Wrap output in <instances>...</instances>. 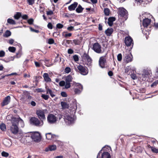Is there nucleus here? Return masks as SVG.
Masks as SVG:
<instances>
[{
    "label": "nucleus",
    "mask_w": 158,
    "mask_h": 158,
    "mask_svg": "<svg viewBox=\"0 0 158 158\" xmlns=\"http://www.w3.org/2000/svg\"><path fill=\"white\" fill-rule=\"evenodd\" d=\"M117 59L118 61H120L122 59V55L121 54L119 53L117 56Z\"/></svg>",
    "instance_id": "45"
},
{
    "label": "nucleus",
    "mask_w": 158,
    "mask_h": 158,
    "mask_svg": "<svg viewBox=\"0 0 158 158\" xmlns=\"http://www.w3.org/2000/svg\"><path fill=\"white\" fill-rule=\"evenodd\" d=\"M73 58L75 61H78L79 60L78 56L77 55H75L73 56Z\"/></svg>",
    "instance_id": "42"
},
{
    "label": "nucleus",
    "mask_w": 158,
    "mask_h": 158,
    "mask_svg": "<svg viewBox=\"0 0 158 158\" xmlns=\"http://www.w3.org/2000/svg\"><path fill=\"white\" fill-rule=\"evenodd\" d=\"M30 29L31 31H32L35 32L37 33L39 32V31L38 30H35V29H33L31 27H30Z\"/></svg>",
    "instance_id": "56"
},
{
    "label": "nucleus",
    "mask_w": 158,
    "mask_h": 158,
    "mask_svg": "<svg viewBox=\"0 0 158 158\" xmlns=\"http://www.w3.org/2000/svg\"><path fill=\"white\" fill-rule=\"evenodd\" d=\"M81 41L78 39H74L73 40L72 43L75 45H80L81 43Z\"/></svg>",
    "instance_id": "32"
},
{
    "label": "nucleus",
    "mask_w": 158,
    "mask_h": 158,
    "mask_svg": "<svg viewBox=\"0 0 158 158\" xmlns=\"http://www.w3.org/2000/svg\"><path fill=\"white\" fill-rule=\"evenodd\" d=\"M133 69L134 68H131V67L130 66H127L125 69V73H128L129 71L131 69L133 71V72L134 73V71L135 70Z\"/></svg>",
    "instance_id": "31"
},
{
    "label": "nucleus",
    "mask_w": 158,
    "mask_h": 158,
    "mask_svg": "<svg viewBox=\"0 0 158 158\" xmlns=\"http://www.w3.org/2000/svg\"><path fill=\"white\" fill-rule=\"evenodd\" d=\"M56 147V145H53L49 146L48 148L45 149V150L46 152L49 151H52L55 150Z\"/></svg>",
    "instance_id": "22"
},
{
    "label": "nucleus",
    "mask_w": 158,
    "mask_h": 158,
    "mask_svg": "<svg viewBox=\"0 0 158 158\" xmlns=\"http://www.w3.org/2000/svg\"><path fill=\"white\" fill-rule=\"evenodd\" d=\"M44 110H38L36 111V114L38 118L41 120L43 121V120L46 119V117L44 114Z\"/></svg>",
    "instance_id": "9"
},
{
    "label": "nucleus",
    "mask_w": 158,
    "mask_h": 158,
    "mask_svg": "<svg viewBox=\"0 0 158 158\" xmlns=\"http://www.w3.org/2000/svg\"><path fill=\"white\" fill-rule=\"evenodd\" d=\"M104 13L105 15L108 16L110 14V10L108 8H105L104 9Z\"/></svg>",
    "instance_id": "37"
},
{
    "label": "nucleus",
    "mask_w": 158,
    "mask_h": 158,
    "mask_svg": "<svg viewBox=\"0 0 158 158\" xmlns=\"http://www.w3.org/2000/svg\"><path fill=\"white\" fill-rule=\"evenodd\" d=\"M35 66L37 67H39L40 66V63L37 62L35 61Z\"/></svg>",
    "instance_id": "59"
},
{
    "label": "nucleus",
    "mask_w": 158,
    "mask_h": 158,
    "mask_svg": "<svg viewBox=\"0 0 158 158\" xmlns=\"http://www.w3.org/2000/svg\"><path fill=\"white\" fill-rule=\"evenodd\" d=\"M21 16V14L20 12H16V14L14 16L15 19H19V18Z\"/></svg>",
    "instance_id": "29"
},
{
    "label": "nucleus",
    "mask_w": 158,
    "mask_h": 158,
    "mask_svg": "<svg viewBox=\"0 0 158 158\" xmlns=\"http://www.w3.org/2000/svg\"><path fill=\"white\" fill-rule=\"evenodd\" d=\"M63 27V25L60 23H58L56 25V28L59 29H61Z\"/></svg>",
    "instance_id": "44"
},
{
    "label": "nucleus",
    "mask_w": 158,
    "mask_h": 158,
    "mask_svg": "<svg viewBox=\"0 0 158 158\" xmlns=\"http://www.w3.org/2000/svg\"><path fill=\"white\" fill-rule=\"evenodd\" d=\"M151 20L148 18H146L143 20V25L145 27H147L150 24Z\"/></svg>",
    "instance_id": "19"
},
{
    "label": "nucleus",
    "mask_w": 158,
    "mask_h": 158,
    "mask_svg": "<svg viewBox=\"0 0 158 158\" xmlns=\"http://www.w3.org/2000/svg\"><path fill=\"white\" fill-rule=\"evenodd\" d=\"M59 84L60 86H63L65 85V82L64 81H62L60 82Z\"/></svg>",
    "instance_id": "51"
},
{
    "label": "nucleus",
    "mask_w": 158,
    "mask_h": 158,
    "mask_svg": "<svg viewBox=\"0 0 158 158\" xmlns=\"http://www.w3.org/2000/svg\"><path fill=\"white\" fill-rule=\"evenodd\" d=\"M81 57L82 60L85 62L86 64L87 65L89 66L92 65V60L88 53L84 52Z\"/></svg>",
    "instance_id": "4"
},
{
    "label": "nucleus",
    "mask_w": 158,
    "mask_h": 158,
    "mask_svg": "<svg viewBox=\"0 0 158 158\" xmlns=\"http://www.w3.org/2000/svg\"><path fill=\"white\" fill-rule=\"evenodd\" d=\"M64 120L65 122L67 124H70L73 122L74 119L73 117L70 115H66L64 116Z\"/></svg>",
    "instance_id": "14"
},
{
    "label": "nucleus",
    "mask_w": 158,
    "mask_h": 158,
    "mask_svg": "<svg viewBox=\"0 0 158 158\" xmlns=\"http://www.w3.org/2000/svg\"><path fill=\"white\" fill-rule=\"evenodd\" d=\"M16 74V73H12L6 75L5 76H2L0 78V80H1V79H2L4 78L5 77H7V76H9L12 75H14V74Z\"/></svg>",
    "instance_id": "50"
},
{
    "label": "nucleus",
    "mask_w": 158,
    "mask_h": 158,
    "mask_svg": "<svg viewBox=\"0 0 158 158\" xmlns=\"http://www.w3.org/2000/svg\"><path fill=\"white\" fill-rule=\"evenodd\" d=\"M118 14L121 17L124 18L126 20L127 18V12L126 10L123 8H119L118 11Z\"/></svg>",
    "instance_id": "8"
},
{
    "label": "nucleus",
    "mask_w": 158,
    "mask_h": 158,
    "mask_svg": "<svg viewBox=\"0 0 158 158\" xmlns=\"http://www.w3.org/2000/svg\"><path fill=\"white\" fill-rule=\"evenodd\" d=\"M48 27L50 29H52L53 28L52 25L51 23H49L47 25Z\"/></svg>",
    "instance_id": "54"
},
{
    "label": "nucleus",
    "mask_w": 158,
    "mask_h": 158,
    "mask_svg": "<svg viewBox=\"0 0 158 158\" xmlns=\"http://www.w3.org/2000/svg\"><path fill=\"white\" fill-rule=\"evenodd\" d=\"M115 18L114 17L109 18L108 19V23L109 26H111L113 24V22L115 21Z\"/></svg>",
    "instance_id": "25"
},
{
    "label": "nucleus",
    "mask_w": 158,
    "mask_h": 158,
    "mask_svg": "<svg viewBox=\"0 0 158 158\" xmlns=\"http://www.w3.org/2000/svg\"><path fill=\"white\" fill-rule=\"evenodd\" d=\"M5 55V52L2 50L0 51V57H3Z\"/></svg>",
    "instance_id": "53"
},
{
    "label": "nucleus",
    "mask_w": 158,
    "mask_h": 158,
    "mask_svg": "<svg viewBox=\"0 0 158 158\" xmlns=\"http://www.w3.org/2000/svg\"><path fill=\"white\" fill-rule=\"evenodd\" d=\"M78 5L77 2H74L73 4L68 6V9L70 11L75 10Z\"/></svg>",
    "instance_id": "20"
},
{
    "label": "nucleus",
    "mask_w": 158,
    "mask_h": 158,
    "mask_svg": "<svg viewBox=\"0 0 158 158\" xmlns=\"http://www.w3.org/2000/svg\"><path fill=\"white\" fill-rule=\"evenodd\" d=\"M114 30L113 28H108L105 31V33L106 35L108 36H110L113 33Z\"/></svg>",
    "instance_id": "24"
},
{
    "label": "nucleus",
    "mask_w": 158,
    "mask_h": 158,
    "mask_svg": "<svg viewBox=\"0 0 158 158\" xmlns=\"http://www.w3.org/2000/svg\"><path fill=\"white\" fill-rule=\"evenodd\" d=\"M10 97L9 96H8L6 97L2 102L1 103V105L2 107L8 105L10 102Z\"/></svg>",
    "instance_id": "15"
},
{
    "label": "nucleus",
    "mask_w": 158,
    "mask_h": 158,
    "mask_svg": "<svg viewBox=\"0 0 158 158\" xmlns=\"http://www.w3.org/2000/svg\"><path fill=\"white\" fill-rule=\"evenodd\" d=\"M30 122L31 124L37 127L42 126L44 124L43 121L40 120L35 117H31L30 119Z\"/></svg>",
    "instance_id": "3"
},
{
    "label": "nucleus",
    "mask_w": 158,
    "mask_h": 158,
    "mask_svg": "<svg viewBox=\"0 0 158 158\" xmlns=\"http://www.w3.org/2000/svg\"><path fill=\"white\" fill-rule=\"evenodd\" d=\"M46 136L47 139L48 140H51L52 139L54 140L55 138H56L57 137L56 135L52 134L51 133L46 134Z\"/></svg>",
    "instance_id": "18"
},
{
    "label": "nucleus",
    "mask_w": 158,
    "mask_h": 158,
    "mask_svg": "<svg viewBox=\"0 0 158 158\" xmlns=\"http://www.w3.org/2000/svg\"><path fill=\"white\" fill-rule=\"evenodd\" d=\"M73 29L74 27L73 26L69 27L67 28V29L69 31H73Z\"/></svg>",
    "instance_id": "57"
},
{
    "label": "nucleus",
    "mask_w": 158,
    "mask_h": 158,
    "mask_svg": "<svg viewBox=\"0 0 158 158\" xmlns=\"http://www.w3.org/2000/svg\"><path fill=\"white\" fill-rule=\"evenodd\" d=\"M41 97L45 100H47L49 98V96L48 95L42 94Z\"/></svg>",
    "instance_id": "39"
},
{
    "label": "nucleus",
    "mask_w": 158,
    "mask_h": 158,
    "mask_svg": "<svg viewBox=\"0 0 158 158\" xmlns=\"http://www.w3.org/2000/svg\"><path fill=\"white\" fill-rule=\"evenodd\" d=\"M11 35V32L9 30H7L5 32V34L3 35L4 37H8L10 36Z\"/></svg>",
    "instance_id": "33"
},
{
    "label": "nucleus",
    "mask_w": 158,
    "mask_h": 158,
    "mask_svg": "<svg viewBox=\"0 0 158 158\" xmlns=\"http://www.w3.org/2000/svg\"><path fill=\"white\" fill-rule=\"evenodd\" d=\"M102 158H111L110 154L108 152H104L102 155Z\"/></svg>",
    "instance_id": "26"
},
{
    "label": "nucleus",
    "mask_w": 158,
    "mask_h": 158,
    "mask_svg": "<svg viewBox=\"0 0 158 158\" xmlns=\"http://www.w3.org/2000/svg\"><path fill=\"white\" fill-rule=\"evenodd\" d=\"M6 118L8 120H10L11 122L12 125L10 127V131L14 135L17 134L19 131L18 127L19 122L20 121L23 123V120L19 117V118H16L12 115L7 116Z\"/></svg>",
    "instance_id": "1"
},
{
    "label": "nucleus",
    "mask_w": 158,
    "mask_h": 158,
    "mask_svg": "<svg viewBox=\"0 0 158 158\" xmlns=\"http://www.w3.org/2000/svg\"><path fill=\"white\" fill-rule=\"evenodd\" d=\"M0 128L3 131H5L6 130V125L5 124L2 123L0 125Z\"/></svg>",
    "instance_id": "35"
},
{
    "label": "nucleus",
    "mask_w": 158,
    "mask_h": 158,
    "mask_svg": "<svg viewBox=\"0 0 158 158\" xmlns=\"http://www.w3.org/2000/svg\"><path fill=\"white\" fill-rule=\"evenodd\" d=\"M76 87L74 89V92L76 94H79L81 92L83 89V86L80 84H77Z\"/></svg>",
    "instance_id": "13"
},
{
    "label": "nucleus",
    "mask_w": 158,
    "mask_h": 158,
    "mask_svg": "<svg viewBox=\"0 0 158 158\" xmlns=\"http://www.w3.org/2000/svg\"><path fill=\"white\" fill-rule=\"evenodd\" d=\"M54 43V40L53 39L50 38L48 39V43L49 44H52Z\"/></svg>",
    "instance_id": "47"
},
{
    "label": "nucleus",
    "mask_w": 158,
    "mask_h": 158,
    "mask_svg": "<svg viewBox=\"0 0 158 158\" xmlns=\"http://www.w3.org/2000/svg\"><path fill=\"white\" fill-rule=\"evenodd\" d=\"M77 69L79 72L82 75H85L88 73V68L85 66H83L80 64L77 65Z\"/></svg>",
    "instance_id": "5"
},
{
    "label": "nucleus",
    "mask_w": 158,
    "mask_h": 158,
    "mask_svg": "<svg viewBox=\"0 0 158 158\" xmlns=\"http://www.w3.org/2000/svg\"><path fill=\"white\" fill-rule=\"evenodd\" d=\"M9 51L12 52H14L16 50V48L13 47H10L8 48Z\"/></svg>",
    "instance_id": "36"
},
{
    "label": "nucleus",
    "mask_w": 158,
    "mask_h": 158,
    "mask_svg": "<svg viewBox=\"0 0 158 158\" xmlns=\"http://www.w3.org/2000/svg\"><path fill=\"white\" fill-rule=\"evenodd\" d=\"M3 143L5 146L7 147H10L12 144V142L11 140L7 139H4Z\"/></svg>",
    "instance_id": "17"
},
{
    "label": "nucleus",
    "mask_w": 158,
    "mask_h": 158,
    "mask_svg": "<svg viewBox=\"0 0 158 158\" xmlns=\"http://www.w3.org/2000/svg\"><path fill=\"white\" fill-rule=\"evenodd\" d=\"M65 85V87L66 89L69 88L71 86L70 82H66V84Z\"/></svg>",
    "instance_id": "43"
},
{
    "label": "nucleus",
    "mask_w": 158,
    "mask_h": 158,
    "mask_svg": "<svg viewBox=\"0 0 158 158\" xmlns=\"http://www.w3.org/2000/svg\"><path fill=\"white\" fill-rule=\"evenodd\" d=\"M43 77L45 81L46 82H50L51 81V79L49 77V75L47 73H44Z\"/></svg>",
    "instance_id": "23"
},
{
    "label": "nucleus",
    "mask_w": 158,
    "mask_h": 158,
    "mask_svg": "<svg viewBox=\"0 0 158 158\" xmlns=\"http://www.w3.org/2000/svg\"><path fill=\"white\" fill-rule=\"evenodd\" d=\"M84 8L82 7L80 5H79L77 7L76 10V11L78 13H80L82 12Z\"/></svg>",
    "instance_id": "28"
},
{
    "label": "nucleus",
    "mask_w": 158,
    "mask_h": 158,
    "mask_svg": "<svg viewBox=\"0 0 158 158\" xmlns=\"http://www.w3.org/2000/svg\"><path fill=\"white\" fill-rule=\"evenodd\" d=\"M72 35V34L71 33H69L66 34L64 35L65 37L66 38L68 37H70Z\"/></svg>",
    "instance_id": "63"
},
{
    "label": "nucleus",
    "mask_w": 158,
    "mask_h": 158,
    "mask_svg": "<svg viewBox=\"0 0 158 158\" xmlns=\"http://www.w3.org/2000/svg\"><path fill=\"white\" fill-rule=\"evenodd\" d=\"M64 72L66 73H68L71 72V69L69 67H67L65 69Z\"/></svg>",
    "instance_id": "41"
},
{
    "label": "nucleus",
    "mask_w": 158,
    "mask_h": 158,
    "mask_svg": "<svg viewBox=\"0 0 158 158\" xmlns=\"http://www.w3.org/2000/svg\"><path fill=\"white\" fill-rule=\"evenodd\" d=\"M152 151L154 153H158V149L156 148L153 147H151Z\"/></svg>",
    "instance_id": "38"
},
{
    "label": "nucleus",
    "mask_w": 158,
    "mask_h": 158,
    "mask_svg": "<svg viewBox=\"0 0 158 158\" xmlns=\"http://www.w3.org/2000/svg\"><path fill=\"white\" fill-rule=\"evenodd\" d=\"M46 88L47 94H49L52 98H53L55 96V93L54 92L48 88L46 87Z\"/></svg>",
    "instance_id": "21"
},
{
    "label": "nucleus",
    "mask_w": 158,
    "mask_h": 158,
    "mask_svg": "<svg viewBox=\"0 0 158 158\" xmlns=\"http://www.w3.org/2000/svg\"><path fill=\"white\" fill-rule=\"evenodd\" d=\"M61 95L63 97H66L67 96L66 93L64 92H62L61 93Z\"/></svg>",
    "instance_id": "55"
},
{
    "label": "nucleus",
    "mask_w": 158,
    "mask_h": 158,
    "mask_svg": "<svg viewBox=\"0 0 158 158\" xmlns=\"http://www.w3.org/2000/svg\"><path fill=\"white\" fill-rule=\"evenodd\" d=\"M106 62V59L105 56H102L100 58L99 60V65L100 67L102 68H105Z\"/></svg>",
    "instance_id": "11"
},
{
    "label": "nucleus",
    "mask_w": 158,
    "mask_h": 158,
    "mask_svg": "<svg viewBox=\"0 0 158 158\" xmlns=\"http://www.w3.org/2000/svg\"><path fill=\"white\" fill-rule=\"evenodd\" d=\"M152 73L151 70L149 69H144L142 74L140 77V79L142 81H148V79L151 76Z\"/></svg>",
    "instance_id": "2"
},
{
    "label": "nucleus",
    "mask_w": 158,
    "mask_h": 158,
    "mask_svg": "<svg viewBox=\"0 0 158 158\" xmlns=\"http://www.w3.org/2000/svg\"><path fill=\"white\" fill-rule=\"evenodd\" d=\"M124 42L125 45L127 46H130L131 44L133 46V40L130 36L126 37L125 38Z\"/></svg>",
    "instance_id": "12"
},
{
    "label": "nucleus",
    "mask_w": 158,
    "mask_h": 158,
    "mask_svg": "<svg viewBox=\"0 0 158 158\" xmlns=\"http://www.w3.org/2000/svg\"><path fill=\"white\" fill-rule=\"evenodd\" d=\"M156 77L158 78V67H156V70L155 73Z\"/></svg>",
    "instance_id": "64"
},
{
    "label": "nucleus",
    "mask_w": 158,
    "mask_h": 158,
    "mask_svg": "<svg viewBox=\"0 0 158 158\" xmlns=\"http://www.w3.org/2000/svg\"><path fill=\"white\" fill-rule=\"evenodd\" d=\"M1 155L3 156L7 157L9 156V154L6 152L3 151L2 152Z\"/></svg>",
    "instance_id": "40"
},
{
    "label": "nucleus",
    "mask_w": 158,
    "mask_h": 158,
    "mask_svg": "<svg viewBox=\"0 0 158 158\" xmlns=\"http://www.w3.org/2000/svg\"><path fill=\"white\" fill-rule=\"evenodd\" d=\"M61 104L63 109L68 108H69V104H67V103L65 102H61Z\"/></svg>",
    "instance_id": "27"
},
{
    "label": "nucleus",
    "mask_w": 158,
    "mask_h": 158,
    "mask_svg": "<svg viewBox=\"0 0 158 158\" xmlns=\"http://www.w3.org/2000/svg\"><path fill=\"white\" fill-rule=\"evenodd\" d=\"M36 91L38 93H41L44 92V91L41 88H38L36 89Z\"/></svg>",
    "instance_id": "60"
},
{
    "label": "nucleus",
    "mask_w": 158,
    "mask_h": 158,
    "mask_svg": "<svg viewBox=\"0 0 158 158\" xmlns=\"http://www.w3.org/2000/svg\"><path fill=\"white\" fill-rule=\"evenodd\" d=\"M31 138L33 141L36 142H40L41 139L40 135L38 132H35L32 134Z\"/></svg>",
    "instance_id": "7"
},
{
    "label": "nucleus",
    "mask_w": 158,
    "mask_h": 158,
    "mask_svg": "<svg viewBox=\"0 0 158 158\" xmlns=\"http://www.w3.org/2000/svg\"><path fill=\"white\" fill-rule=\"evenodd\" d=\"M73 78L71 75H68L65 78V81L66 82H70L72 81Z\"/></svg>",
    "instance_id": "30"
},
{
    "label": "nucleus",
    "mask_w": 158,
    "mask_h": 158,
    "mask_svg": "<svg viewBox=\"0 0 158 158\" xmlns=\"http://www.w3.org/2000/svg\"><path fill=\"white\" fill-rule=\"evenodd\" d=\"M53 14V12L52 10H49L47 12V15H51Z\"/></svg>",
    "instance_id": "62"
},
{
    "label": "nucleus",
    "mask_w": 158,
    "mask_h": 158,
    "mask_svg": "<svg viewBox=\"0 0 158 158\" xmlns=\"http://www.w3.org/2000/svg\"><path fill=\"white\" fill-rule=\"evenodd\" d=\"M130 76L132 78L135 80L137 78L136 75L135 74L132 73L130 75Z\"/></svg>",
    "instance_id": "48"
},
{
    "label": "nucleus",
    "mask_w": 158,
    "mask_h": 158,
    "mask_svg": "<svg viewBox=\"0 0 158 158\" xmlns=\"http://www.w3.org/2000/svg\"><path fill=\"white\" fill-rule=\"evenodd\" d=\"M7 22L8 23L10 24L14 25L16 24V23L15 21L14 20L11 19H8L7 20Z\"/></svg>",
    "instance_id": "34"
},
{
    "label": "nucleus",
    "mask_w": 158,
    "mask_h": 158,
    "mask_svg": "<svg viewBox=\"0 0 158 158\" xmlns=\"http://www.w3.org/2000/svg\"><path fill=\"white\" fill-rule=\"evenodd\" d=\"M92 49L98 53H101L102 52L101 46L98 43H96L93 44Z\"/></svg>",
    "instance_id": "10"
},
{
    "label": "nucleus",
    "mask_w": 158,
    "mask_h": 158,
    "mask_svg": "<svg viewBox=\"0 0 158 158\" xmlns=\"http://www.w3.org/2000/svg\"><path fill=\"white\" fill-rule=\"evenodd\" d=\"M158 84V80H156L152 83V84L151 85V86L152 87H154V86H156Z\"/></svg>",
    "instance_id": "49"
},
{
    "label": "nucleus",
    "mask_w": 158,
    "mask_h": 158,
    "mask_svg": "<svg viewBox=\"0 0 158 158\" xmlns=\"http://www.w3.org/2000/svg\"><path fill=\"white\" fill-rule=\"evenodd\" d=\"M132 56L131 53L125 54L124 60L127 63L131 61L132 60Z\"/></svg>",
    "instance_id": "16"
},
{
    "label": "nucleus",
    "mask_w": 158,
    "mask_h": 158,
    "mask_svg": "<svg viewBox=\"0 0 158 158\" xmlns=\"http://www.w3.org/2000/svg\"><path fill=\"white\" fill-rule=\"evenodd\" d=\"M34 20L32 19H30L28 20L27 22L30 24H32L33 23Z\"/></svg>",
    "instance_id": "52"
},
{
    "label": "nucleus",
    "mask_w": 158,
    "mask_h": 158,
    "mask_svg": "<svg viewBox=\"0 0 158 158\" xmlns=\"http://www.w3.org/2000/svg\"><path fill=\"white\" fill-rule=\"evenodd\" d=\"M35 0H27V2L30 5L33 4L35 2Z\"/></svg>",
    "instance_id": "46"
},
{
    "label": "nucleus",
    "mask_w": 158,
    "mask_h": 158,
    "mask_svg": "<svg viewBox=\"0 0 158 158\" xmlns=\"http://www.w3.org/2000/svg\"><path fill=\"white\" fill-rule=\"evenodd\" d=\"M47 119L48 123L50 124H53L56 122L57 118L54 114H49L48 116Z\"/></svg>",
    "instance_id": "6"
},
{
    "label": "nucleus",
    "mask_w": 158,
    "mask_h": 158,
    "mask_svg": "<svg viewBox=\"0 0 158 158\" xmlns=\"http://www.w3.org/2000/svg\"><path fill=\"white\" fill-rule=\"evenodd\" d=\"M22 18L23 19H27L28 18V17L27 15H24L22 16Z\"/></svg>",
    "instance_id": "61"
},
{
    "label": "nucleus",
    "mask_w": 158,
    "mask_h": 158,
    "mask_svg": "<svg viewBox=\"0 0 158 158\" xmlns=\"http://www.w3.org/2000/svg\"><path fill=\"white\" fill-rule=\"evenodd\" d=\"M73 52V51L71 49H69L68 51V53L69 54H72Z\"/></svg>",
    "instance_id": "58"
}]
</instances>
